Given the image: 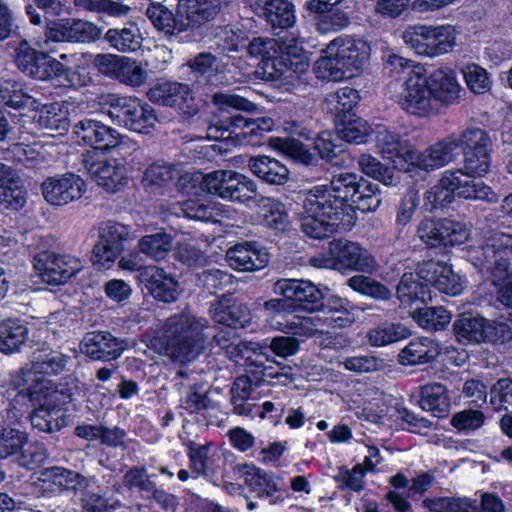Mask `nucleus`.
I'll return each mask as SVG.
<instances>
[{
  "instance_id": "nucleus-55",
  "label": "nucleus",
  "mask_w": 512,
  "mask_h": 512,
  "mask_svg": "<svg viewBox=\"0 0 512 512\" xmlns=\"http://www.w3.org/2000/svg\"><path fill=\"white\" fill-rule=\"evenodd\" d=\"M351 204L363 212L375 211L381 204L380 190L377 184L363 177L359 182Z\"/></svg>"
},
{
  "instance_id": "nucleus-29",
  "label": "nucleus",
  "mask_w": 512,
  "mask_h": 512,
  "mask_svg": "<svg viewBox=\"0 0 512 512\" xmlns=\"http://www.w3.org/2000/svg\"><path fill=\"white\" fill-rule=\"evenodd\" d=\"M124 342L110 332L88 333L82 341V352L93 360L111 361L121 356Z\"/></svg>"
},
{
  "instance_id": "nucleus-11",
  "label": "nucleus",
  "mask_w": 512,
  "mask_h": 512,
  "mask_svg": "<svg viewBox=\"0 0 512 512\" xmlns=\"http://www.w3.org/2000/svg\"><path fill=\"white\" fill-rule=\"evenodd\" d=\"M453 332L461 344L504 342L510 337L506 324L487 320L470 312L462 313L453 323Z\"/></svg>"
},
{
  "instance_id": "nucleus-61",
  "label": "nucleus",
  "mask_w": 512,
  "mask_h": 512,
  "mask_svg": "<svg viewBox=\"0 0 512 512\" xmlns=\"http://www.w3.org/2000/svg\"><path fill=\"white\" fill-rule=\"evenodd\" d=\"M490 403L496 411L512 414V379L500 378L490 389Z\"/></svg>"
},
{
  "instance_id": "nucleus-5",
  "label": "nucleus",
  "mask_w": 512,
  "mask_h": 512,
  "mask_svg": "<svg viewBox=\"0 0 512 512\" xmlns=\"http://www.w3.org/2000/svg\"><path fill=\"white\" fill-rule=\"evenodd\" d=\"M14 63L26 76L36 80L55 81L64 87L82 85L80 75L57 59L32 48L25 40L15 50Z\"/></svg>"
},
{
  "instance_id": "nucleus-14",
  "label": "nucleus",
  "mask_w": 512,
  "mask_h": 512,
  "mask_svg": "<svg viewBox=\"0 0 512 512\" xmlns=\"http://www.w3.org/2000/svg\"><path fill=\"white\" fill-rule=\"evenodd\" d=\"M416 234L428 247L454 246L464 243L469 235V229L462 223L449 219H422Z\"/></svg>"
},
{
  "instance_id": "nucleus-9",
  "label": "nucleus",
  "mask_w": 512,
  "mask_h": 512,
  "mask_svg": "<svg viewBox=\"0 0 512 512\" xmlns=\"http://www.w3.org/2000/svg\"><path fill=\"white\" fill-rule=\"evenodd\" d=\"M135 235L131 226L109 220L98 228V240L93 248V264L98 269L109 268Z\"/></svg>"
},
{
  "instance_id": "nucleus-27",
  "label": "nucleus",
  "mask_w": 512,
  "mask_h": 512,
  "mask_svg": "<svg viewBox=\"0 0 512 512\" xmlns=\"http://www.w3.org/2000/svg\"><path fill=\"white\" fill-rule=\"evenodd\" d=\"M147 291L157 300L171 303L179 296V285L172 274L155 265L145 266L139 275Z\"/></svg>"
},
{
  "instance_id": "nucleus-62",
  "label": "nucleus",
  "mask_w": 512,
  "mask_h": 512,
  "mask_svg": "<svg viewBox=\"0 0 512 512\" xmlns=\"http://www.w3.org/2000/svg\"><path fill=\"white\" fill-rule=\"evenodd\" d=\"M316 13L318 14L316 28L322 34L340 31L350 22L348 15L338 8Z\"/></svg>"
},
{
  "instance_id": "nucleus-52",
  "label": "nucleus",
  "mask_w": 512,
  "mask_h": 512,
  "mask_svg": "<svg viewBox=\"0 0 512 512\" xmlns=\"http://www.w3.org/2000/svg\"><path fill=\"white\" fill-rule=\"evenodd\" d=\"M260 205L267 208V212L263 214V223L266 227L276 233H283L288 230L290 221L284 206L280 202L269 197H262Z\"/></svg>"
},
{
  "instance_id": "nucleus-6",
  "label": "nucleus",
  "mask_w": 512,
  "mask_h": 512,
  "mask_svg": "<svg viewBox=\"0 0 512 512\" xmlns=\"http://www.w3.org/2000/svg\"><path fill=\"white\" fill-rule=\"evenodd\" d=\"M198 0H178L176 12L173 13L160 2H151L145 15L153 26L168 35L179 34L198 28L211 21L209 9H201Z\"/></svg>"
},
{
  "instance_id": "nucleus-4",
  "label": "nucleus",
  "mask_w": 512,
  "mask_h": 512,
  "mask_svg": "<svg viewBox=\"0 0 512 512\" xmlns=\"http://www.w3.org/2000/svg\"><path fill=\"white\" fill-rule=\"evenodd\" d=\"M71 357L50 347H41L33 353L30 365L22 368L15 383L32 401L47 398L53 384L45 376L59 375L68 371Z\"/></svg>"
},
{
  "instance_id": "nucleus-51",
  "label": "nucleus",
  "mask_w": 512,
  "mask_h": 512,
  "mask_svg": "<svg viewBox=\"0 0 512 512\" xmlns=\"http://www.w3.org/2000/svg\"><path fill=\"white\" fill-rule=\"evenodd\" d=\"M278 48V39L269 37H255L248 46L247 52L250 56L259 58V69L262 70L263 76L268 80L267 62H274Z\"/></svg>"
},
{
  "instance_id": "nucleus-18",
  "label": "nucleus",
  "mask_w": 512,
  "mask_h": 512,
  "mask_svg": "<svg viewBox=\"0 0 512 512\" xmlns=\"http://www.w3.org/2000/svg\"><path fill=\"white\" fill-rule=\"evenodd\" d=\"M442 179L443 185L460 198L484 200L488 203L498 201V195L489 186L464 169L447 170Z\"/></svg>"
},
{
  "instance_id": "nucleus-23",
  "label": "nucleus",
  "mask_w": 512,
  "mask_h": 512,
  "mask_svg": "<svg viewBox=\"0 0 512 512\" xmlns=\"http://www.w3.org/2000/svg\"><path fill=\"white\" fill-rule=\"evenodd\" d=\"M400 105L407 113L420 117L427 116L436 109L427 84L419 75L411 76L406 80Z\"/></svg>"
},
{
  "instance_id": "nucleus-2",
  "label": "nucleus",
  "mask_w": 512,
  "mask_h": 512,
  "mask_svg": "<svg viewBox=\"0 0 512 512\" xmlns=\"http://www.w3.org/2000/svg\"><path fill=\"white\" fill-rule=\"evenodd\" d=\"M210 323L202 316L191 313L175 314L169 317L163 327L160 338L151 341L153 347L158 349L172 361L186 363L196 359L204 352L208 339Z\"/></svg>"
},
{
  "instance_id": "nucleus-31",
  "label": "nucleus",
  "mask_w": 512,
  "mask_h": 512,
  "mask_svg": "<svg viewBox=\"0 0 512 512\" xmlns=\"http://www.w3.org/2000/svg\"><path fill=\"white\" fill-rule=\"evenodd\" d=\"M375 147L383 158L392 160L395 166L401 162L412 165L414 155L413 146L395 132L386 128L379 129L375 138Z\"/></svg>"
},
{
  "instance_id": "nucleus-36",
  "label": "nucleus",
  "mask_w": 512,
  "mask_h": 512,
  "mask_svg": "<svg viewBox=\"0 0 512 512\" xmlns=\"http://www.w3.org/2000/svg\"><path fill=\"white\" fill-rule=\"evenodd\" d=\"M29 329L17 318L0 321V352L11 355L20 352L28 339Z\"/></svg>"
},
{
  "instance_id": "nucleus-48",
  "label": "nucleus",
  "mask_w": 512,
  "mask_h": 512,
  "mask_svg": "<svg viewBox=\"0 0 512 512\" xmlns=\"http://www.w3.org/2000/svg\"><path fill=\"white\" fill-rule=\"evenodd\" d=\"M417 307L412 312L413 319L423 328L428 330H442L451 321V314L442 306L429 307L426 304Z\"/></svg>"
},
{
  "instance_id": "nucleus-57",
  "label": "nucleus",
  "mask_w": 512,
  "mask_h": 512,
  "mask_svg": "<svg viewBox=\"0 0 512 512\" xmlns=\"http://www.w3.org/2000/svg\"><path fill=\"white\" fill-rule=\"evenodd\" d=\"M324 319L320 316H295L285 325V331L295 336L315 337L324 333Z\"/></svg>"
},
{
  "instance_id": "nucleus-45",
  "label": "nucleus",
  "mask_w": 512,
  "mask_h": 512,
  "mask_svg": "<svg viewBox=\"0 0 512 512\" xmlns=\"http://www.w3.org/2000/svg\"><path fill=\"white\" fill-rule=\"evenodd\" d=\"M177 176L172 165L155 162L146 168L142 176V185L149 193H160Z\"/></svg>"
},
{
  "instance_id": "nucleus-37",
  "label": "nucleus",
  "mask_w": 512,
  "mask_h": 512,
  "mask_svg": "<svg viewBox=\"0 0 512 512\" xmlns=\"http://www.w3.org/2000/svg\"><path fill=\"white\" fill-rule=\"evenodd\" d=\"M438 344L427 337L409 342L398 354L402 365H422L434 361L439 355Z\"/></svg>"
},
{
  "instance_id": "nucleus-21",
  "label": "nucleus",
  "mask_w": 512,
  "mask_h": 512,
  "mask_svg": "<svg viewBox=\"0 0 512 512\" xmlns=\"http://www.w3.org/2000/svg\"><path fill=\"white\" fill-rule=\"evenodd\" d=\"M208 313L215 324L228 328H243L251 322L248 306L231 294H223L212 301Z\"/></svg>"
},
{
  "instance_id": "nucleus-50",
  "label": "nucleus",
  "mask_w": 512,
  "mask_h": 512,
  "mask_svg": "<svg viewBox=\"0 0 512 512\" xmlns=\"http://www.w3.org/2000/svg\"><path fill=\"white\" fill-rule=\"evenodd\" d=\"M409 335L407 327L401 323H381L367 332L371 346L381 347L406 338Z\"/></svg>"
},
{
  "instance_id": "nucleus-24",
  "label": "nucleus",
  "mask_w": 512,
  "mask_h": 512,
  "mask_svg": "<svg viewBox=\"0 0 512 512\" xmlns=\"http://www.w3.org/2000/svg\"><path fill=\"white\" fill-rule=\"evenodd\" d=\"M28 443L27 434L11 427L0 429V459L18 455L17 462L27 469H34L41 462L38 452L25 448Z\"/></svg>"
},
{
  "instance_id": "nucleus-19",
  "label": "nucleus",
  "mask_w": 512,
  "mask_h": 512,
  "mask_svg": "<svg viewBox=\"0 0 512 512\" xmlns=\"http://www.w3.org/2000/svg\"><path fill=\"white\" fill-rule=\"evenodd\" d=\"M151 101L163 106L173 107L186 116L198 112L193 92L189 85L178 82H165L151 88L148 92Z\"/></svg>"
},
{
  "instance_id": "nucleus-63",
  "label": "nucleus",
  "mask_w": 512,
  "mask_h": 512,
  "mask_svg": "<svg viewBox=\"0 0 512 512\" xmlns=\"http://www.w3.org/2000/svg\"><path fill=\"white\" fill-rule=\"evenodd\" d=\"M68 42H92L99 38L100 30L85 20L66 21Z\"/></svg>"
},
{
  "instance_id": "nucleus-46",
  "label": "nucleus",
  "mask_w": 512,
  "mask_h": 512,
  "mask_svg": "<svg viewBox=\"0 0 512 512\" xmlns=\"http://www.w3.org/2000/svg\"><path fill=\"white\" fill-rule=\"evenodd\" d=\"M264 14L274 31L288 29L295 22L294 7L287 0H268L264 6Z\"/></svg>"
},
{
  "instance_id": "nucleus-3",
  "label": "nucleus",
  "mask_w": 512,
  "mask_h": 512,
  "mask_svg": "<svg viewBox=\"0 0 512 512\" xmlns=\"http://www.w3.org/2000/svg\"><path fill=\"white\" fill-rule=\"evenodd\" d=\"M322 53L314 64L316 77L342 81L361 72L369 58V47L363 40L341 35L330 41Z\"/></svg>"
},
{
  "instance_id": "nucleus-40",
  "label": "nucleus",
  "mask_w": 512,
  "mask_h": 512,
  "mask_svg": "<svg viewBox=\"0 0 512 512\" xmlns=\"http://www.w3.org/2000/svg\"><path fill=\"white\" fill-rule=\"evenodd\" d=\"M188 456L190 459V467L196 474L207 477L219 473L220 454L213 452L210 453L209 444H197L191 442L188 445Z\"/></svg>"
},
{
  "instance_id": "nucleus-53",
  "label": "nucleus",
  "mask_w": 512,
  "mask_h": 512,
  "mask_svg": "<svg viewBox=\"0 0 512 512\" xmlns=\"http://www.w3.org/2000/svg\"><path fill=\"white\" fill-rule=\"evenodd\" d=\"M360 100L359 92L351 87H343L331 94L328 101L333 105L336 121L356 116L353 112Z\"/></svg>"
},
{
  "instance_id": "nucleus-44",
  "label": "nucleus",
  "mask_w": 512,
  "mask_h": 512,
  "mask_svg": "<svg viewBox=\"0 0 512 512\" xmlns=\"http://www.w3.org/2000/svg\"><path fill=\"white\" fill-rule=\"evenodd\" d=\"M33 428L41 432L53 433L66 425L64 411L57 405H41L30 414Z\"/></svg>"
},
{
  "instance_id": "nucleus-32",
  "label": "nucleus",
  "mask_w": 512,
  "mask_h": 512,
  "mask_svg": "<svg viewBox=\"0 0 512 512\" xmlns=\"http://www.w3.org/2000/svg\"><path fill=\"white\" fill-rule=\"evenodd\" d=\"M27 200V192L18 172L10 165L0 163V202L11 210H20Z\"/></svg>"
},
{
  "instance_id": "nucleus-26",
  "label": "nucleus",
  "mask_w": 512,
  "mask_h": 512,
  "mask_svg": "<svg viewBox=\"0 0 512 512\" xmlns=\"http://www.w3.org/2000/svg\"><path fill=\"white\" fill-rule=\"evenodd\" d=\"M419 275L424 282L448 295H458L463 290L461 278L444 262L429 260L419 265Z\"/></svg>"
},
{
  "instance_id": "nucleus-8",
  "label": "nucleus",
  "mask_w": 512,
  "mask_h": 512,
  "mask_svg": "<svg viewBox=\"0 0 512 512\" xmlns=\"http://www.w3.org/2000/svg\"><path fill=\"white\" fill-rule=\"evenodd\" d=\"M202 188L221 199L248 205L257 196V184L233 170H215L206 174Z\"/></svg>"
},
{
  "instance_id": "nucleus-41",
  "label": "nucleus",
  "mask_w": 512,
  "mask_h": 512,
  "mask_svg": "<svg viewBox=\"0 0 512 512\" xmlns=\"http://www.w3.org/2000/svg\"><path fill=\"white\" fill-rule=\"evenodd\" d=\"M44 480L55 486L73 492L83 491L90 486V479L77 471L60 466H52L42 471Z\"/></svg>"
},
{
  "instance_id": "nucleus-12",
  "label": "nucleus",
  "mask_w": 512,
  "mask_h": 512,
  "mask_svg": "<svg viewBox=\"0 0 512 512\" xmlns=\"http://www.w3.org/2000/svg\"><path fill=\"white\" fill-rule=\"evenodd\" d=\"M108 115L120 125L143 134L150 133L158 121L155 110L149 104L133 97L115 98Z\"/></svg>"
},
{
  "instance_id": "nucleus-54",
  "label": "nucleus",
  "mask_w": 512,
  "mask_h": 512,
  "mask_svg": "<svg viewBox=\"0 0 512 512\" xmlns=\"http://www.w3.org/2000/svg\"><path fill=\"white\" fill-rule=\"evenodd\" d=\"M0 101L13 109L34 106L36 103L35 99L24 91L20 83L12 80L0 84Z\"/></svg>"
},
{
  "instance_id": "nucleus-59",
  "label": "nucleus",
  "mask_w": 512,
  "mask_h": 512,
  "mask_svg": "<svg viewBox=\"0 0 512 512\" xmlns=\"http://www.w3.org/2000/svg\"><path fill=\"white\" fill-rule=\"evenodd\" d=\"M458 142V149L463 148L466 151H482L491 150L492 142L488 133L475 126H470L464 129L460 135L456 134Z\"/></svg>"
},
{
  "instance_id": "nucleus-1",
  "label": "nucleus",
  "mask_w": 512,
  "mask_h": 512,
  "mask_svg": "<svg viewBox=\"0 0 512 512\" xmlns=\"http://www.w3.org/2000/svg\"><path fill=\"white\" fill-rule=\"evenodd\" d=\"M360 181L361 176L342 172L333 176L330 185H316L305 191L303 211L298 214L300 230L315 239L350 230L356 223L351 201Z\"/></svg>"
},
{
  "instance_id": "nucleus-64",
  "label": "nucleus",
  "mask_w": 512,
  "mask_h": 512,
  "mask_svg": "<svg viewBox=\"0 0 512 512\" xmlns=\"http://www.w3.org/2000/svg\"><path fill=\"white\" fill-rule=\"evenodd\" d=\"M147 76V71L141 63L126 57L118 81L131 87H140L146 82Z\"/></svg>"
},
{
  "instance_id": "nucleus-39",
  "label": "nucleus",
  "mask_w": 512,
  "mask_h": 512,
  "mask_svg": "<svg viewBox=\"0 0 512 512\" xmlns=\"http://www.w3.org/2000/svg\"><path fill=\"white\" fill-rule=\"evenodd\" d=\"M419 405L437 418L445 417L451 407L447 388L440 383L426 384L421 389Z\"/></svg>"
},
{
  "instance_id": "nucleus-38",
  "label": "nucleus",
  "mask_w": 512,
  "mask_h": 512,
  "mask_svg": "<svg viewBox=\"0 0 512 512\" xmlns=\"http://www.w3.org/2000/svg\"><path fill=\"white\" fill-rule=\"evenodd\" d=\"M248 167L255 176L268 184L282 185L289 179L286 165L270 156L251 158Z\"/></svg>"
},
{
  "instance_id": "nucleus-43",
  "label": "nucleus",
  "mask_w": 512,
  "mask_h": 512,
  "mask_svg": "<svg viewBox=\"0 0 512 512\" xmlns=\"http://www.w3.org/2000/svg\"><path fill=\"white\" fill-rule=\"evenodd\" d=\"M105 40L119 52H135L142 45V37L135 23H129L122 28H110L105 34Z\"/></svg>"
},
{
  "instance_id": "nucleus-17",
  "label": "nucleus",
  "mask_w": 512,
  "mask_h": 512,
  "mask_svg": "<svg viewBox=\"0 0 512 512\" xmlns=\"http://www.w3.org/2000/svg\"><path fill=\"white\" fill-rule=\"evenodd\" d=\"M278 48L274 62L266 64L268 80L278 79L288 70L302 73L308 69V56L297 39L288 36L279 38Z\"/></svg>"
},
{
  "instance_id": "nucleus-34",
  "label": "nucleus",
  "mask_w": 512,
  "mask_h": 512,
  "mask_svg": "<svg viewBox=\"0 0 512 512\" xmlns=\"http://www.w3.org/2000/svg\"><path fill=\"white\" fill-rule=\"evenodd\" d=\"M229 265L234 270L255 271L264 268L269 262L268 253L258 250L252 243H240L226 252Z\"/></svg>"
},
{
  "instance_id": "nucleus-35",
  "label": "nucleus",
  "mask_w": 512,
  "mask_h": 512,
  "mask_svg": "<svg viewBox=\"0 0 512 512\" xmlns=\"http://www.w3.org/2000/svg\"><path fill=\"white\" fill-rule=\"evenodd\" d=\"M238 469L245 477V483L259 498H269L270 504H276L281 500L278 485L272 474L248 464L238 466Z\"/></svg>"
},
{
  "instance_id": "nucleus-16",
  "label": "nucleus",
  "mask_w": 512,
  "mask_h": 512,
  "mask_svg": "<svg viewBox=\"0 0 512 512\" xmlns=\"http://www.w3.org/2000/svg\"><path fill=\"white\" fill-rule=\"evenodd\" d=\"M83 164L91 178L109 192L118 191L127 182L125 164L118 158L106 159L96 153H87Z\"/></svg>"
},
{
  "instance_id": "nucleus-49",
  "label": "nucleus",
  "mask_w": 512,
  "mask_h": 512,
  "mask_svg": "<svg viewBox=\"0 0 512 512\" xmlns=\"http://www.w3.org/2000/svg\"><path fill=\"white\" fill-rule=\"evenodd\" d=\"M336 131L339 139L348 143H365L370 134V126L360 117L352 116L336 121Z\"/></svg>"
},
{
  "instance_id": "nucleus-30",
  "label": "nucleus",
  "mask_w": 512,
  "mask_h": 512,
  "mask_svg": "<svg viewBox=\"0 0 512 512\" xmlns=\"http://www.w3.org/2000/svg\"><path fill=\"white\" fill-rule=\"evenodd\" d=\"M73 133L78 141L98 150H109L110 143H117V130L92 118L78 121L73 127Z\"/></svg>"
},
{
  "instance_id": "nucleus-13",
  "label": "nucleus",
  "mask_w": 512,
  "mask_h": 512,
  "mask_svg": "<svg viewBox=\"0 0 512 512\" xmlns=\"http://www.w3.org/2000/svg\"><path fill=\"white\" fill-rule=\"evenodd\" d=\"M327 254L334 260V269L340 272L358 271L371 273L378 263L369 251L357 242L334 239L329 242Z\"/></svg>"
},
{
  "instance_id": "nucleus-20",
  "label": "nucleus",
  "mask_w": 512,
  "mask_h": 512,
  "mask_svg": "<svg viewBox=\"0 0 512 512\" xmlns=\"http://www.w3.org/2000/svg\"><path fill=\"white\" fill-rule=\"evenodd\" d=\"M275 294L298 304L308 311H316L322 305L323 293L311 281L299 279H279L273 285Z\"/></svg>"
},
{
  "instance_id": "nucleus-25",
  "label": "nucleus",
  "mask_w": 512,
  "mask_h": 512,
  "mask_svg": "<svg viewBox=\"0 0 512 512\" xmlns=\"http://www.w3.org/2000/svg\"><path fill=\"white\" fill-rule=\"evenodd\" d=\"M458 151L456 134H450L444 139L429 146L423 152L414 150L412 165L429 171L441 168L452 162Z\"/></svg>"
},
{
  "instance_id": "nucleus-28",
  "label": "nucleus",
  "mask_w": 512,
  "mask_h": 512,
  "mask_svg": "<svg viewBox=\"0 0 512 512\" xmlns=\"http://www.w3.org/2000/svg\"><path fill=\"white\" fill-rule=\"evenodd\" d=\"M424 80L434 102H439L446 106L459 102L463 89L452 69H436Z\"/></svg>"
},
{
  "instance_id": "nucleus-15",
  "label": "nucleus",
  "mask_w": 512,
  "mask_h": 512,
  "mask_svg": "<svg viewBox=\"0 0 512 512\" xmlns=\"http://www.w3.org/2000/svg\"><path fill=\"white\" fill-rule=\"evenodd\" d=\"M33 266L42 281L50 285L65 284L82 270L79 259L53 251L36 254Z\"/></svg>"
},
{
  "instance_id": "nucleus-7",
  "label": "nucleus",
  "mask_w": 512,
  "mask_h": 512,
  "mask_svg": "<svg viewBox=\"0 0 512 512\" xmlns=\"http://www.w3.org/2000/svg\"><path fill=\"white\" fill-rule=\"evenodd\" d=\"M401 37L409 49L426 57L448 53L455 45V30L450 25H410Z\"/></svg>"
},
{
  "instance_id": "nucleus-47",
  "label": "nucleus",
  "mask_w": 512,
  "mask_h": 512,
  "mask_svg": "<svg viewBox=\"0 0 512 512\" xmlns=\"http://www.w3.org/2000/svg\"><path fill=\"white\" fill-rule=\"evenodd\" d=\"M172 249V236L164 231L145 235L138 241V250L153 260L166 258Z\"/></svg>"
},
{
  "instance_id": "nucleus-42",
  "label": "nucleus",
  "mask_w": 512,
  "mask_h": 512,
  "mask_svg": "<svg viewBox=\"0 0 512 512\" xmlns=\"http://www.w3.org/2000/svg\"><path fill=\"white\" fill-rule=\"evenodd\" d=\"M172 212L177 217H185L203 222H219L221 212L213 204L198 199H189L173 205Z\"/></svg>"
},
{
  "instance_id": "nucleus-33",
  "label": "nucleus",
  "mask_w": 512,
  "mask_h": 512,
  "mask_svg": "<svg viewBox=\"0 0 512 512\" xmlns=\"http://www.w3.org/2000/svg\"><path fill=\"white\" fill-rule=\"evenodd\" d=\"M419 270L416 274L404 273L396 287L397 299L404 307L417 308L432 300L429 283L421 282Z\"/></svg>"
},
{
  "instance_id": "nucleus-56",
  "label": "nucleus",
  "mask_w": 512,
  "mask_h": 512,
  "mask_svg": "<svg viewBox=\"0 0 512 512\" xmlns=\"http://www.w3.org/2000/svg\"><path fill=\"white\" fill-rule=\"evenodd\" d=\"M347 284L354 291L376 300L386 301L392 297V292L384 284L364 275L352 276Z\"/></svg>"
},
{
  "instance_id": "nucleus-58",
  "label": "nucleus",
  "mask_w": 512,
  "mask_h": 512,
  "mask_svg": "<svg viewBox=\"0 0 512 512\" xmlns=\"http://www.w3.org/2000/svg\"><path fill=\"white\" fill-rule=\"evenodd\" d=\"M358 165L364 174L382 182L386 186H392L396 183L394 170L369 154L360 155Z\"/></svg>"
},
{
  "instance_id": "nucleus-22",
  "label": "nucleus",
  "mask_w": 512,
  "mask_h": 512,
  "mask_svg": "<svg viewBox=\"0 0 512 512\" xmlns=\"http://www.w3.org/2000/svg\"><path fill=\"white\" fill-rule=\"evenodd\" d=\"M41 188L48 203L62 206L81 198L85 192V183L78 175L67 173L47 178Z\"/></svg>"
},
{
  "instance_id": "nucleus-60",
  "label": "nucleus",
  "mask_w": 512,
  "mask_h": 512,
  "mask_svg": "<svg viewBox=\"0 0 512 512\" xmlns=\"http://www.w3.org/2000/svg\"><path fill=\"white\" fill-rule=\"evenodd\" d=\"M74 5L86 11L111 17L126 16L131 10L130 6L114 0H74Z\"/></svg>"
},
{
  "instance_id": "nucleus-10",
  "label": "nucleus",
  "mask_w": 512,
  "mask_h": 512,
  "mask_svg": "<svg viewBox=\"0 0 512 512\" xmlns=\"http://www.w3.org/2000/svg\"><path fill=\"white\" fill-rule=\"evenodd\" d=\"M273 127L271 118H246L241 114L215 119L207 128V138L241 144L249 136L268 132Z\"/></svg>"
}]
</instances>
